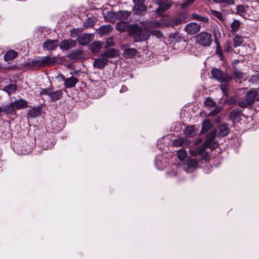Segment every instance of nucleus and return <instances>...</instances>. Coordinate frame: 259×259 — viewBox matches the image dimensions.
Listing matches in <instances>:
<instances>
[{"mask_svg":"<svg viewBox=\"0 0 259 259\" xmlns=\"http://www.w3.org/2000/svg\"><path fill=\"white\" fill-rule=\"evenodd\" d=\"M191 142L187 138H179L175 139L172 142V145L175 147H185L188 146Z\"/></svg>","mask_w":259,"mask_h":259,"instance_id":"17","label":"nucleus"},{"mask_svg":"<svg viewBox=\"0 0 259 259\" xmlns=\"http://www.w3.org/2000/svg\"><path fill=\"white\" fill-rule=\"evenodd\" d=\"M243 115L242 111L239 109H235L232 110L230 114V119L234 123L239 122L241 120V117Z\"/></svg>","mask_w":259,"mask_h":259,"instance_id":"13","label":"nucleus"},{"mask_svg":"<svg viewBox=\"0 0 259 259\" xmlns=\"http://www.w3.org/2000/svg\"><path fill=\"white\" fill-rule=\"evenodd\" d=\"M41 95H48L51 99L52 101H56L60 100L63 95V91L61 90L53 91L52 89H42L40 92Z\"/></svg>","mask_w":259,"mask_h":259,"instance_id":"7","label":"nucleus"},{"mask_svg":"<svg viewBox=\"0 0 259 259\" xmlns=\"http://www.w3.org/2000/svg\"><path fill=\"white\" fill-rule=\"evenodd\" d=\"M248 9L249 7L247 6L239 5L237 7V13L240 16H242Z\"/></svg>","mask_w":259,"mask_h":259,"instance_id":"35","label":"nucleus"},{"mask_svg":"<svg viewBox=\"0 0 259 259\" xmlns=\"http://www.w3.org/2000/svg\"><path fill=\"white\" fill-rule=\"evenodd\" d=\"M256 100L257 101H259V94H257Z\"/></svg>","mask_w":259,"mask_h":259,"instance_id":"64","label":"nucleus"},{"mask_svg":"<svg viewBox=\"0 0 259 259\" xmlns=\"http://www.w3.org/2000/svg\"><path fill=\"white\" fill-rule=\"evenodd\" d=\"M127 45H122V46H121V49H124V48L125 47H127Z\"/></svg>","mask_w":259,"mask_h":259,"instance_id":"63","label":"nucleus"},{"mask_svg":"<svg viewBox=\"0 0 259 259\" xmlns=\"http://www.w3.org/2000/svg\"><path fill=\"white\" fill-rule=\"evenodd\" d=\"M130 25H129L126 22L120 21L116 24V29L119 31H127L129 33V27Z\"/></svg>","mask_w":259,"mask_h":259,"instance_id":"27","label":"nucleus"},{"mask_svg":"<svg viewBox=\"0 0 259 259\" xmlns=\"http://www.w3.org/2000/svg\"><path fill=\"white\" fill-rule=\"evenodd\" d=\"M204 104L206 106L210 107H214L215 105V103L209 97L206 98Z\"/></svg>","mask_w":259,"mask_h":259,"instance_id":"43","label":"nucleus"},{"mask_svg":"<svg viewBox=\"0 0 259 259\" xmlns=\"http://www.w3.org/2000/svg\"><path fill=\"white\" fill-rule=\"evenodd\" d=\"M253 104L252 100L251 99H248L246 97L245 99L240 101L238 102V105L242 108H247Z\"/></svg>","mask_w":259,"mask_h":259,"instance_id":"29","label":"nucleus"},{"mask_svg":"<svg viewBox=\"0 0 259 259\" xmlns=\"http://www.w3.org/2000/svg\"><path fill=\"white\" fill-rule=\"evenodd\" d=\"M177 155L179 159L183 160L187 156V153L185 150L181 149L178 151Z\"/></svg>","mask_w":259,"mask_h":259,"instance_id":"41","label":"nucleus"},{"mask_svg":"<svg viewBox=\"0 0 259 259\" xmlns=\"http://www.w3.org/2000/svg\"><path fill=\"white\" fill-rule=\"evenodd\" d=\"M234 75L236 77L240 78L241 77L242 74L239 72L235 71L234 73Z\"/></svg>","mask_w":259,"mask_h":259,"instance_id":"55","label":"nucleus"},{"mask_svg":"<svg viewBox=\"0 0 259 259\" xmlns=\"http://www.w3.org/2000/svg\"><path fill=\"white\" fill-rule=\"evenodd\" d=\"M212 13L214 16H222L221 13L217 11H212Z\"/></svg>","mask_w":259,"mask_h":259,"instance_id":"53","label":"nucleus"},{"mask_svg":"<svg viewBox=\"0 0 259 259\" xmlns=\"http://www.w3.org/2000/svg\"><path fill=\"white\" fill-rule=\"evenodd\" d=\"M141 24L144 27L143 29L137 24H132L129 27L128 34L136 42L147 40L150 36V30L161 26V24L156 21H144L141 22Z\"/></svg>","mask_w":259,"mask_h":259,"instance_id":"1","label":"nucleus"},{"mask_svg":"<svg viewBox=\"0 0 259 259\" xmlns=\"http://www.w3.org/2000/svg\"><path fill=\"white\" fill-rule=\"evenodd\" d=\"M228 126L227 123H223L219 126V136L224 137L229 134L230 130Z\"/></svg>","mask_w":259,"mask_h":259,"instance_id":"23","label":"nucleus"},{"mask_svg":"<svg viewBox=\"0 0 259 259\" xmlns=\"http://www.w3.org/2000/svg\"><path fill=\"white\" fill-rule=\"evenodd\" d=\"M195 132L194 127L193 126H189L185 128L184 130V134L187 137L192 136Z\"/></svg>","mask_w":259,"mask_h":259,"instance_id":"39","label":"nucleus"},{"mask_svg":"<svg viewBox=\"0 0 259 259\" xmlns=\"http://www.w3.org/2000/svg\"><path fill=\"white\" fill-rule=\"evenodd\" d=\"M58 46V40L48 39L42 44V48L44 50L53 51L56 50Z\"/></svg>","mask_w":259,"mask_h":259,"instance_id":"11","label":"nucleus"},{"mask_svg":"<svg viewBox=\"0 0 259 259\" xmlns=\"http://www.w3.org/2000/svg\"><path fill=\"white\" fill-rule=\"evenodd\" d=\"M213 1L215 2V3H219L221 4V0H212Z\"/></svg>","mask_w":259,"mask_h":259,"instance_id":"62","label":"nucleus"},{"mask_svg":"<svg viewBox=\"0 0 259 259\" xmlns=\"http://www.w3.org/2000/svg\"><path fill=\"white\" fill-rule=\"evenodd\" d=\"M233 46L236 48L240 46L243 43V39L241 36L236 35L233 38Z\"/></svg>","mask_w":259,"mask_h":259,"instance_id":"34","label":"nucleus"},{"mask_svg":"<svg viewBox=\"0 0 259 259\" xmlns=\"http://www.w3.org/2000/svg\"><path fill=\"white\" fill-rule=\"evenodd\" d=\"M240 26V22L238 20H234L231 24V30L232 32H236L239 29Z\"/></svg>","mask_w":259,"mask_h":259,"instance_id":"40","label":"nucleus"},{"mask_svg":"<svg viewBox=\"0 0 259 259\" xmlns=\"http://www.w3.org/2000/svg\"><path fill=\"white\" fill-rule=\"evenodd\" d=\"M79 15H83L85 16H94V15L99 16L102 15L103 16H130L132 12L128 11L121 10L117 12H113L112 9L107 11L106 9H90L86 10L83 7L79 8Z\"/></svg>","mask_w":259,"mask_h":259,"instance_id":"2","label":"nucleus"},{"mask_svg":"<svg viewBox=\"0 0 259 259\" xmlns=\"http://www.w3.org/2000/svg\"><path fill=\"white\" fill-rule=\"evenodd\" d=\"M221 89L224 95H227L228 92V84L229 82H221Z\"/></svg>","mask_w":259,"mask_h":259,"instance_id":"42","label":"nucleus"},{"mask_svg":"<svg viewBox=\"0 0 259 259\" xmlns=\"http://www.w3.org/2000/svg\"><path fill=\"white\" fill-rule=\"evenodd\" d=\"M193 18H198L200 21L207 22L208 21V17H192Z\"/></svg>","mask_w":259,"mask_h":259,"instance_id":"52","label":"nucleus"},{"mask_svg":"<svg viewBox=\"0 0 259 259\" xmlns=\"http://www.w3.org/2000/svg\"><path fill=\"white\" fill-rule=\"evenodd\" d=\"M76 45V41L72 39H65L60 42L59 46L62 50H67L73 47Z\"/></svg>","mask_w":259,"mask_h":259,"instance_id":"16","label":"nucleus"},{"mask_svg":"<svg viewBox=\"0 0 259 259\" xmlns=\"http://www.w3.org/2000/svg\"><path fill=\"white\" fill-rule=\"evenodd\" d=\"M196 42L203 47H209L213 41L211 34L205 31L197 34L195 36Z\"/></svg>","mask_w":259,"mask_h":259,"instance_id":"3","label":"nucleus"},{"mask_svg":"<svg viewBox=\"0 0 259 259\" xmlns=\"http://www.w3.org/2000/svg\"><path fill=\"white\" fill-rule=\"evenodd\" d=\"M207 148L204 144L201 146L196 148L194 150L190 151V154L191 156L196 157L198 155L201 156V160H204L207 161L209 158V155L208 152H204L205 149Z\"/></svg>","mask_w":259,"mask_h":259,"instance_id":"8","label":"nucleus"},{"mask_svg":"<svg viewBox=\"0 0 259 259\" xmlns=\"http://www.w3.org/2000/svg\"><path fill=\"white\" fill-rule=\"evenodd\" d=\"M112 27L111 26H102L99 28L101 34H108L112 31Z\"/></svg>","mask_w":259,"mask_h":259,"instance_id":"37","label":"nucleus"},{"mask_svg":"<svg viewBox=\"0 0 259 259\" xmlns=\"http://www.w3.org/2000/svg\"><path fill=\"white\" fill-rule=\"evenodd\" d=\"M211 74L213 78L220 82H229L232 79L231 76L218 68H213Z\"/></svg>","mask_w":259,"mask_h":259,"instance_id":"5","label":"nucleus"},{"mask_svg":"<svg viewBox=\"0 0 259 259\" xmlns=\"http://www.w3.org/2000/svg\"><path fill=\"white\" fill-rule=\"evenodd\" d=\"M217 133V131L216 130H213L212 131L209 132L206 136L205 137V141L203 143V144L207 147V145L210 144L211 142L213 141Z\"/></svg>","mask_w":259,"mask_h":259,"instance_id":"25","label":"nucleus"},{"mask_svg":"<svg viewBox=\"0 0 259 259\" xmlns=\"http://www.w3.org/2000/svg\"><path fill=\"white\" fill-rule=\"evenodd\" d=\"M235 3L234 0H221V4L233 5Z\"/></svg>","mask_w":259,"mask_h":259,"instance_id":"50","label":"nucleus"},{"mask_svg":"<svg viewBox=\"0 0 259 259\" xmlns=\"http://www.w3.org/2000/svg\"><path fill=\"white\" fill-rule=\"evenodd\" d=\"M62 128H63V125H60L58 129L56 130V131L57 132H59L60 131H61L62 130Z\"/></svg>","mask_w":259,"mask_h":259,"instance_id":"60","label":"nucleus"},{"mask_svg":"<svg viewBox=\"0 0 259 259\" xmlns=\"http://www.w3.org/2000/svg\"><path fill=\"white\" fill-rule=\"evenodd\" d=\"M154 3L159 6L155 10L158 16H168L167 15H163V13L169 9L171 6V2L169 0H153Z\"/></svg>","mask_w":259,"mask_h":259,"instance_id":"6","label":"nucleus"},{"mask_svg":"<svg viewBox=\"0 0 259 259\" xmlns=\"http://www.w3.org/2000/svg\"><path fill=\"white\" fill-rule=\"evenodd\" d=\"M78 82V79L75 77L72 76L69 78H66L64 85L65 88L71 89L74 88Z\"/></svg>","mask_w":259,"mask_h":259,"instance_id":"20","label":"nucleus"},{"mask_svg":"<svg viewBox=\"0 0 259 259\" xmlns=\"http://www.w3.org/2000/svg\"><path fill=\"white\" fill-rule=\"evenodd\" d=\"M138 54V51L134 48H127L124 50L123 56L125 58H132Z\"/></svg>","mask_w":259,"mask_h":259,"instance_id":"28","label":"nucleus"},{"mask_svg":"<svg viewBox=\"0 0 259 259\" xmlns=\"http://www.w3.org/2000/svg\"><path fill=\"white\" fill-rule=\"evenodd\" d=\"M192 16L194 17V16H200L198 15V14H197L196 13H193V14H192Z\"/></svg>","mask_w":259,"mask_h":259,"instance_id":"61","label":"nucleus"},{"mask_svg":"<svg viewBox=\"0 0 259 259\" xmlns=\"http://www.w3.org/2000/svg\"><path fill=\"white\" fill-rule=\"evenodd\" d=\"M17 55L18 53L16 51L10 50L6 53L4 59L6 61H11L16 58Z\"/></svg>","mask_w":259,"mask_h":259,"instance_id":"30","label":"nucleus"},{"mask_svg":"<svg viewBox=\"0 0 259 259\" xmlns=\"http://www.w3.org/2000/svg\"><path fill=\"white\" fill-rule=\"evenodd\" d=\"M257 96V90L253 88L247 92L246 97H247L248 99H252V102L254 103L255 99H256Z\"/></svg>","mask_w":259,"mask_h":259,"instance_id":"32","label":"nucleus"},{"mask_svg":"<svg viewBox=\"0 0 259 259\" xmlns=\"http://www.w3.org/2000/svg\"><path fill=\"white\" fill-rule=\"evenodd\" d=\"M127 90V87L125 85H123L120 90V92L123 93V92H126Z\"/></svg>","mask_w":259,"mask_h":259,"instance_id":"57","label":"nucleus"},{"mask_svg":"<svg viewBox=\"0 0 259 259\" xmlns=\"http://www.w3.org/2000/svg\"><path fill=\"white\" fill-rule=\"evenodd\" d=\"M221 111V108L219 107H215L213 110L210 112L209 115L211 116H213L217 115Z\"/></svg>","mask_w":259,"mask_h":259,"instance_id":"48","label":"nucleus"},{"mask_svg":"<svg viewBox=\"0 0 259 259\" xmlns=\"http://www.w3.org/2000/svg\"><path fill=\"white\" fill-rule=\"evenodd\" d=\"M102 47V43L99 41H95L93 42L90 46V49L92 53L96 54L98 53Z\"/></svg>","mask_w":259,"mask_h":259,"instance_id":"26","label":"nucleus"},{"mask_svg":"<svg viewBox=\"0 0 259 259\" xmlns=\"http://www.w3.org/2000/svg\"><path fill=\"white\" fill-rule=\"evenodd\" d=\"M115 45V42L114 41L113 38L109 37L107 38L106 40V45L105 47L107 48L108 47H113Z\"/></svg>","mask_w":259,"mask_h":259,"instance_id":"44","label":"nucleus"},{"mask_svg":"<svg viewBox=\"0 0 259 259\" xmlns=\"http://www.w3.org/2000/svg\"><path fill=\"white\" fill-rule=\"evenodd\" d=\"M39 145L44 149L52 148L55 144V140L51 133L47 132L39 139Z\"/></svg>","mask_w":259,"mask_h":259,"instance_id":"4","label":"nucleus"},{"mask_svg":"<svg viewBox=\"0 0 259 259\" xmlns=\"http://www.w3.org/2000/svg\"><path fill=\"white\" fill-rule=\"evenodd\" d=\"M133 11L134 15L141 16L145 15V12L147 11V7L144 4H135Z\"/></svg>","mask_w":259,"mask_h":259,"instance_id":"15","label":"nucleus"},{"mask_svg":"<svg viewBox=\"0 0 259 259\" xmlns=\"http://www.w3.org/2000/svg\"><path fill=\"white\" fill-rule=\"evenodd\" d=\"M189 6V5H188V4H187V3L186 2V1L184 3H183V4H182L181 5V7H182V8L183 9H186V8H187V7H188Z\"/></svg>","mask_w":259,"mask_h":259,"instance_id":"56","label":"nucleus"},{"mask_svg":"<svg viewBox=\"0 0 259 259\" xmlns=\"http://www.w3.org/2000/svg\"><path fill=\"white\" fill-rule=\"evenodd\" d=\"M216 53L219 56L221 60L223 59V53L221 46L218 44L216 47Z\"/></svg>","mask_w":259,"mask_h":259,"instance_id":"46","label":"nucleus"},{"mask_svg":"<svg viewBox=\"0 0 259 259\" xmlns=\"http://www.w3.org/2000/svg\"><path fill=\"white\" fill-rule=\"evenodd\" d=\"M230 49H231L230 43L229 42H227L226 44V45H225V50L226 52H229V51H230Z\"/></svg>","mask_w":259,"mask_h":259,"instance_id":"51","label":"nucleus"},{"mask_svg":"<svg viewBox=\"0 0 259 259\" xmlns=\"http://www.w3.org/2000/svg\"><path fill=\"white\" fill-rule=\"evenodd\" d=\"M212 126L211 121L209 119L204 120L202 123V126L201 130L202 133H206Z\"/></svg>","mask_w":259,"mask_h":259,"instance_id":"33","label":"nucleus"},{"mask_svg":"<svg viewBox=\"0 0 259 259\" xmlns=\"http://www.w3.org/2000/svg\"><path fill=\"white\" fill-rule=\"evenodd\" d=\"M119 56V52L118 50L115 49H109L107 50L103 54H101L102 57L106 58H112L117 57Z\"/></svg>","mask_w":259,"mask_h":259,"instance_id":"19","label":"nucleus"},{"mask_svg":"<svg viewBox=\"0 0 259 259\" xmlns=\"http://www.w3.org/2000/svg\"><path fill=\"white\" fill-rule=\"evenodd\" d=\"M18 154L27 155L30 154L32 150V147L28 146L25 142L19 143L16 147Z\"/></svg>","mask_w":259,"mask_h":259,"instance_id":"9","label":"nucleus"},{"mask_svg":"<svg viewBox=\"0 0 259 259\" xmlns=\"http://www.w3.org/2000/svg\"><path fill=\"white\" fill-rule=\"evenodd\" d=\"M198 162L195 159L191 158L189 159L187 161V165L188 167L191 168H196L198 167Z\"/></svg>","mask_w":259,"mask_h":259,"instance_id":"36","label":"nucleus"},{"mask_svg":"<svg viewBox=\"0 0 259 259\" xmlns=\"http://www.w3.org/2000/svg\"><path fill=\"white\" fill-rule=\"evenodd\" d=\"M15 109L20 110L28 106V102L23 99L16 100L12 102Z\"/></svg>","mask_w":259,"mask_h":259,"instance_id":"21","label":"nucleus"},{"mask_svg":"<svg viewBox=\"0 0 259 259\" xmlns=\"http://www.w3.org/2000/svg\"><path fill=\"white\" fill-rule=\"evenodd\" d=\"M150 35L152 34V35L156 36L157 38H160L163 37V34L160 31L154 30L152 31H150Z\"/></svg>","mask_w":259,"mask_h":259,"instance_id":"45","label":"nucleus"},{"mask_svg":"<svg viewBox=\"0 0 259 259\" xmlns=\"http://www.w3.org/2000/svg\"><path fill=\"white\" fill-rule=\"evenodd\" d=\"M108 63V60L107 59H95L93 63L94 67L97 68H103Z\"/></svg>","mask_w":259,"mask_h":259,"instance_id":"24","label":"nucleus"},{"mask_svg":"<svg viewBox=\"0 0 259 259\" xmlns=\"http://www.w3.org/2000/svg\"><path fill=\"white\" fill-rule=\"evenodd\" d=\"M219 146V144L217 142H211L210 144L207 145V147H209L211 150H214Z\"/></svg>","mask_w":259,"mask_h":259,"instance_id":"47","label":"nucleus"},{"mask_svg":"<svg viewBox=\"0 0 259 259\" xmlns=\"http://www.w3.org/2000/svg\"><path fill=\"white\" fill-rule=\"evenodd\" d=\"M200 29V25L194 22L190 23L185 27V30L189 34H196Z\"/></svg>","mask_w":259,"mask_h":259,"instance_id":"12","label":"nucleus"},{"mask_svg":"<svg viewBox=\"0 0 259 259\" xmlns=\"http://www.w3.org/2000/svg\"><path fill=\"white\" fill-rule=\"evenodd\" d=\"M41 58L43 67L53 65L57 62L58 59L57 57H51L49 55L41 57Z\"/></svg>","mask_w":259,"mask_h":259,"instance_id":"18","label":"nucleus"},{"mask_svg":"<svg viewBox=\"0 0 259 259\" xmlns=\"http://www.w3.org/2000/svg\"><path fill=\"white\" fill-rule=\"evenodd\" d=\"M94 38L93 33H83L78 37L77 41L79 44L85 46L90 43Z\"/></svg>","mask_w":259,"mask_h":259,"instance_id":"10","label":"nucleus"},{"mask_svg":"<svg viewBox=\"0 0 259 259\" xmlns=\"http://www.w3.org/2000/svg\"><path fill=\"white\" fill-rule=\"evenodd\" d=\"M28 65L34 68L43 67L41 57L38 56L28 63Z\"/></svg>","mask_w":259,"mask_h":259,"instance_id":"22","label":"nucleus"},{"mask_svg":"<svg viewBox=\"0 0 259 259\" xmlns=\"http://www.w3.org/2000/svg\"><path fill=\"white\" fill-rule=\"evenodd\" d=\"M16 87L12 84L6 85L4 87L3 90L7 92L9 95L16 91Z\"/></svg>","mask_w":259,"mask_h":259,"instance_id":"38","label":"nucleus"},{"mask_svg":"<svg viewBox=\"0 0 259 259\" xmlns=\"http://www.w3.org/2000/svg\"><path fill=\"white\" fill-rule=\"evenodd\" d=\"M94 22L91 17H89L87 21L84 23V26L86 27L93 26Z\"/></svg>","mask_w":259,"mask_h":259,"instance_id":"49","label":"nucleus"},{"mask_svg":"<svg viewBox=\"0 0 259 259\" xmlns=\"http://www.w3.org/2000/svg\"><path fill=\"white\" fill-rule=\"evenodd\" d=\"M57 78H60L62 80L65 81L66 78L65 77V76L62 74H59L57 76Z\"/></svg>","mask_w":259,"mask_h":259,"instance_id":"58","label":"nucleus"},{"mask_svg":"<svg viewBox=\"0 0 259 259\" xmlns=\"http://www.w3.org/2000/svg\"><path fill=\"white\" fill-rule=\"evenodd\" d=\"M9 115H15L16 110L14 108L12 102L8 104L3 105L1 107V112Z\"/></svg>","mask_w":259,"mask_h":259,"instance_id":"14","label":"nucleus"},{"mask_svg":"<svg viewBox=\"0 0 259 259\" xmlns=\"http://www.w3.org/2000/svg\"><path fill=\"white\" fill-rule=\"evenodd\" d=\"M134 4H144L145 0H133Z\"/></svg>","mask_w":259,"mask_h":259,"instance_id":"54","label":"nucleus"},{"mask_svg":"<svg viewBox=\"0 0 259 259\" xmlns=\"http://www.w3.org/2000/svg\"><path fill=\"white\" fill-rule=\"evenodd\" d=\"M29 116L35 118L40 114V110L39 107H34L29 109L27 112Z\"/></svg>","mask_w":259,"mask_h":259,"instance_id":"31","label":"nucleus"},{"mask_svg":"<svg viewBox=\"0 0 259 259\" xmlns=\"http://www.w3.org/2000/svg\"><path fill=\"white\" fill-rule=\"evenodd\" d=\"M194 1L195 0H187L186 2L190 6L191 4H193L194 2Z\"/></svg>","mask_w":259,"mask_h":259,"instance_id":"59","label":"nucleus"}]
</instances>
